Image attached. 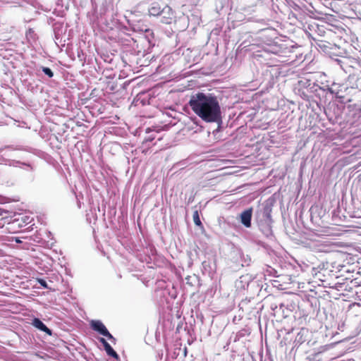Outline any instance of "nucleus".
Masks as SVG:
<instances>
[{
	"instance_id": "3",
	"label": "nucleus",
	"mask_w": 361,
	"mask_h": 361,
	"mask_svg": "<svg viewBox=\"0 0 361 361\" xmlns=\"http://www.w3.org/2000/svg\"><path fill=\"white\" fill-rule=\"evenodd\" d=\"M91 327L93 330L99 332L102 336L107 337L109 339L115 340L102 322L99 320L92 321Z\"/></svg>"
},
{
	"instance_id": "9",
	"label": "nucleus",
	"mask_w": 361,
	"mask_h": 361,
	"mask_svg": "<svg viewBox=\"0 0 361 361\" xmlns=\"http://www.w3.org/2000/svg\"><path fill=\"white\" fill-rule=\"evenodd\" d=\"M161 12L162 8H161L160 6L157 3L152 4L149 8V13L150 16H158L161 15Z\"/></svg>"
},
{
	"instance_id": "17",
	"label": "nucleus",
	"mask_w": 361,
	"mask_h": 361,
	"mask_svg": "<svg viewBox=\"0 0 361 361\" xmlns=\"http://www.w3.org/2000/svg\"><path fill=\"white\" fill-rule=\"evenodd\" d=\"M105 77H106V78H111V75H108V74L106 73V74L105 75Z\"/></svg>"
},
{
	"instance_id": "18",
	"label": "nucleus",
	"mask_w": 361,
	"mask_h": 361,
	"mask_svg": "<svg viewBox=\"0 0 361 361\" xmlns=\"http://www.w3.org/2000/svg\"><path fill=\"white\" fill-rule=\"evenodd\" d=\"M3 240H4V237L3 236H0V241Z\"/></svg>"
},
{
	"instance_id": "14",
	"label": "nucleus",
	"mask_w": 361,
	"mask_h": 361,
	"mask_svg": "<svg viewBox=\"0 0 361 361\" xmlns=\"http://www.w3.org/2000/svg\"><path fill=\"white\" fill-rule=\"evenodd\" d=\"M38 282L39 283V284H40L42 286H43V287H44V288H47V282H46L44 279H38Z\"/></svg>"
},
{
	"instance_id": "4",
	"label": "nucleus",
	"mask_w": 361,
	"mask_h": 361,
	"mask_svg": "<svg viewBox=\"0 0 361 361\" xmlns=\"http://www.w3.org/2000/svg\"><path fill=\"white\" fill-rule=\"evenodd\" d=\"M161 16V23L164 24H169L173 17V12L171 7L166 6L162 8V12L160 15Z\"/></svg>"
},
{
	"instance_id": "11",
	"label": "nucleus",
	"mask_w": 361,
	"mask_h": 361,
	"mask_svg": "<svg viewBox=\"0 0 361 361\" xmlns=\"http://www.w3.org/2000/svg\"><path fill=\"white\" fill-rule=\"evenodd\" d=\"M192 218H193V221L196 226L202 227V224L200 221L199 212L197 210H195L193 212Z\"/></svg>"
},
{
	"instance_id": "13",
	"label": "nucleus",
	"mask_w": 361,
	"mask_h": 361,
	"mask_svg": "<svg viewBox=\"0 0 361 361\" xmlns=\"http://www.w3.org/2000/svg\"><path fill=\"white\" fill-rule=\"evenodd\" d=\"M43 71L46 75H47L49 78H51L53 76V72L51 71V69H42Z\"/></svg>"
},
{
	"instance_id": "19",
	"label": "nucleus",
	"mask_w": 361,
	"mask_h": 361,
	"mask_svg": "<svg viewBox=\"0 0 361 361\" xmlns=\"http://www.w3.org/2000/svg\"><path fill=\"white\" fill-rule=\"evenodd\" d=\"M2 214V210L0 209V215Z\"/></svg>"
},
{
	"instance_id": "5",
	"label": "nucleus",
	"mask_w": 361,
	"mask_h": 361,
	"mask_svg": "<svg viewBox=\"0 0 361 361\" xmlns=\"http://www.w3.org/2000/svg\"><path fill=\"white\" fill-rule=\"evenodd\" d=\"M252 214V208H249L240 214V221L247 228L251 226V219Z\"/></svg>"
},
{
	"instance_id": "16",
	"label": "nucleus",
	"mask_w": 361,
	"mask_h": 361,
	"mask_svg": "<svg viewBox=\"0 0 361 361\" xmlns=\"http://www.w3.org/2000/svg\"><path fill=\"white\" fill-rule=\"evenodd\" d=\"M3 212H4L2 211V213H3ZM4 216H3V214H2L1 215H0V220H1V221H2V220H4Z\"/></svg>"
},
{
	"instance_id": "8",
	"label": "nucleus",
	"mask_w": 361,
	"mask_h": 361,
	"mask_svg": "<svg viewBox=\"0 0 361 361\" xmlns=\"http://www.w3.org/2000/svg\"><path fill=\"white\" fill-rule=\"evenodd\" d=\"M32 324L37 329L45 332L48 335H51V331L38 318L33 319Z\"/></svg>"
},
{
	"instance_id": "1",
	"label": "nucleus",
	"mask_w": 361,
	"mask_h": 361,
	"mask_svg": "<svg viewBox=\"0 0 361 361\" xmlns=\"http://www.w3.org/2000/svg\"><path fill=\"white\" fill-rule=\"evenodd\" d=\"M188 104L193 112L206 122H216L221 117V107L217 98L210 94L198 92L192 94Z\"/></svg>"
},
{
	"instance_id": "10",
	"label": "nucleus",
	"mask_w": 361,
	"mask_h": 361,
	"mask_svg": "<svg viewBox=\"0 0 361 361\" xmlns=\"http://www.w3.org/2000/svg\"><path fill=\"white\" fill-rule=\"evenodd\" d=\"M26 38L27 39V41L31 44H32L33 43H35L36 42V39H37V35L36 33L35 32V31L32 30V29H29L27 32H26Z\"/></svg>"
},
{
	"instance_id": "6",
	"label": "nucleus",
	"mask_w": 361,
	"mask_h": 361,
	"mask_svg": "<svg viewBox=\"0 0 361 361\" xmlns=\"http://www.w3.org/2000/svg\"><path fill=\"white\" fill-rule=\"evenodd\" d=\"M99 341L103 344L104 350L108 355L115 358L116 360H119V356L116 353V352L111 348L110 344L104 338H101Z\"/></svg>"
},
{
	"instance_id": "15",
	"label": "nucleus",
	"mask_w": 361,
	"mask_h": 361,
	"mask_svg": "<svg viewBox=\"0 0 361 361\" xmlns=\"http://www.w3.org/2000/svg\"><path fill=\"white\" fill-rule=\"evenodd\" d=\"M154 137H150V136H149V137H148L147 138H146V139L144 140L143 143H145V142H152V140H154Z\"/></svg>"
},
{
	"instance_id": "12",
	"label": "nucleus",
	"mask_w": 361,
	"mask_h": 361,
	"mask_svg": "<svg viewBox=\"0 0 361 361\" xmlns=\"http://www.w3.org/2000/svg\"><path fill=\"white\" fill-rule=\"evenodd\" d=\"M317 45L319 46V47L326 53L331 52L328 49H334L329 43L327 42H322Z\"/></svg>"
},
{
	"instance_id": "7",
	"label": "nucleus",
	"mask_w": 361,
	"mask_h": 361,
	"mask_svg": "<svg viewBox=\"0 0 361 361\" xmlns=\"http://www.w3.org/2000/svg\"><path fill=\"white\" fill-rule=\"evenodd\" d=\"M332 246L333 244L329 242H319L314 245V249L319 252H328Z\"/></svg>"
},
{
	"instance_id": "2",
	"label": "nucleus",
	"mask_w": 361,
	"mask_h": 361,
	"mask_svg": "<svg viewBox=\"0 0 361 361\" xmlns=\"http://www.w3.org/2000/svg\"><path fill=\"white\" fill-rule=\"evenodd\" d=\"M132 39L134 43L133 48L137 49L138 52H141L142 49L144 52L148 51L154 45V33L149 29H145V32H142L137 39L132 38Z\"/></svg>"
}]
</instances>
